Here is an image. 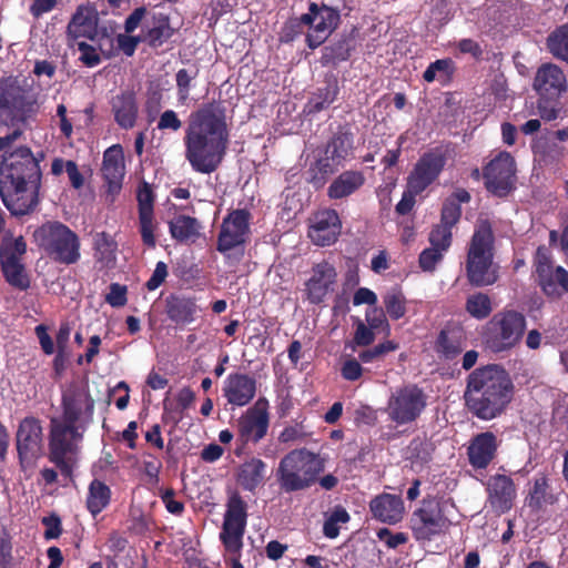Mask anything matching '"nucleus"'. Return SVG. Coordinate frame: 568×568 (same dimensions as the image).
I'll return each instance as SVG.
<instances>
[{
  "label": "nucleus",
  "mask_w": 568,
  "mask_h": 568,
  "mask_svg": "<svg viewBox=\"0 0 568 568\" xmlns=\"http://www.w3.org/2000/svg\"><path fill=\"white\" fill-rule=\"evenodd\" d=\"M324 459L307 449H294L280 462L276 471L280 487L285 493L310 488L324 470Z\"/></svg>",
  "instance_id": "5"
},
{
  "label": "nucleus",
  "mask_w": 568,
  "mask_h": 568,
  "mask_svg": "<svg viewBox=\"0 0 568 568\" xmlns=\"http://www.w3.org/2000/svg\"><path fill=\"white\" fill-rule=\"evenodd\" d=\"M469 200L470 194L465 189L454 191L444 202L440 224L448 227L454 226L462 215L460 203H467Z\"/></svg>",
  "instance_id": "37"
},
{
  "label": "nucleus",
  "mask_w": 568,
  "mask_h": 568,
  "mask_svg": "<svg viewBox=\"0 0 568 568\" xmlns=\"http://www.w3.org/2000/svg\"><path fill=\"white\" fill-rule=\"evenodd\" d=\"M449 520L443 515L437 503L424 501L410 517V528L417 540H430L449 528Z\"/></svg>",
  "instance_id": "18"
},
{
  "label": "nucleus",
  "mask_w": 568,
  "mask_h": 568,
  "mask_svg": "<svg viewBox=\"0 0 568 568\" xmlns=\"http://www.w3.org/2000/svg\"><path fill=\"white\" fill-rule=\"evenodd\" d=\"M33 237L36 243L59 263L73 264L80 258L78 235L61 222L42 224L34 231Z\"/></svg>",
  "instance_id": "7"
},
{
  "label": "nucleus",
  "mask_w": 568,
  "mask_h": 568,
  "mask_svg": "<svg viewBox=\"0 0 568 568\" xmlns=\"http://www.w3.org/2000/svg\"><path fill=\"white\" fill-rule=\"evenodd\" d=\"M430 246L445 254L452 244V227L438 224L429 233Z\"/></svg>",
  "instance_id": "49"
},
{
  "label": "nucleus",
  "mask_w": 568,
  "mask_h": 568,
  "mask_svg": "<svg viewBox=\"0 0 568 568\" xmlns=\"http://www.w3.org/2000/svg\"><path fill=\"white\" fill-rule=\"evenodd\" d=\"M168 276V266L164 262H158L155 270L153 271L152 276L146 282V287L149 291L156 290Z\"/></svg>",
  "instance_id": "63"
},
{
  "label": "nucleus",
  "mask_w": 568,
  "mask_h": 568,
  "mask_svg": "<svg viewBox=\"0 0 568 568\" xmlns=\"http://www.w3.org/2000/svg\"><path fill=\"white\" fill-rule=\"evenodd\" d=\"M341 375L344 379L354 382L362 377L363 367L355 358H347L341 367Z\"/></svg>",
  "instance_id": "57"
},
{
  "label": "nucleus",
  "mask_w": 568,
  "mask_h": 568,
  "mask_svg": "<svg viewBox=\"0 0 568 568\" xmlns=\"http://www.w3.org/2000/svg\"><path fill=\"white\" fill-rule=\"evenodd\" d=\"M445 165V159L440 153H425L415 164L407 178V189L412 193H422L439 175Z\"/></svg>",
  "instance_id": "20"
},
{
  "label": "nucleus",
  "mask_w": 568,
  "mask_h": 568,
  "mask_svg": "<svg viewBox=\"0 0 568 568\" xmlns=\"http://www.w3.org/2000/svg\"><path fill=\"white\" fill-rule=\"evenodd\" d=\"M465 308L471 317L484 320L493 311L491 300L485 293H474L467 297Z\"/></svg>",
  "instance_id": "40"
},
{
  "label": "nucleus",
  "mask_w": 568,
  "mask_h": 568,
  "mask_svg": "<svg viewBox=\"0 0 568 568\" xmlns=\"http://www.w3.org/2000/svg\"><path fill=\"white\" fill-rule=\"evenodd\" d=\"M487 190L496 196H506L515 186L516 163L510 153L499 152L484 169Z\"/></svg>",
  "instance_id": "17"
},
{
  "label": "nucleus",
  "mask_w": 568,
  "mask_h": 568,
  "mask_svg": "<svg viewBox=\"0 0 568 568\" xmlns=\"http://www.w3.org/2000/svg\"><path fill=\"white\" fill-rule=\"evenodd\" d=\"M16 444L21 467H32L43 453V433L38 418L26 417L20 422Z\"/></svg>",
  "instance_id": "16"
},
{
  "label": "nucleus",
  "mask_w": 568,
  "mask_h": 568,
  "mask_svg": "<svg viewBox=\"0 0 568 568\" xmlns=\"http://www.w3.org/2000/svg\"><path fill=\"white\" fill-rule=\"evenodd\" d=\"M94 402L84 386L71 385L63 393L64 420L74 424L82 414L91 415Z\"/></svg>",
  "instance_id": "26"
},
{
  "label": "nucleus",
  "mask_w": 568,
  "mask_h": 568,
  "mask_svg": "<svg viewBox=\"0 0 568 568\" xmlns=\"http://www.w3.org/2000/svg\"><path fill=\"white\" fill-rule=\"evenodd\" d=\"M251 213L245 209L231 211L222 221L216 250L235 264L244 256V247L250 239Z\"/></svg>",
  "instance_id": "8"
},
{
  "label": "nucleus",
  "mask_w": 568,
  "mask_h": 568,
  "mask_svg": "<svg viewBox=\"0 0 568 568\" xmlns=\"http://www.w3.org/2000/svg\"><path fill=\"white\" fill-rule=\"evenodd\" d=\"M247 506L239 494L230 496L224 514L220 539L231 556L232 568H243L240 562L243 536L246 528Z\"/></svg>",
  "instance_id": "9"
},
{
  "label": "nucleus",
  "mask_w": 568,
  "mask_h": 568,
  "mask_svg": "<svg viewBox=\"0 0 568 568\" xmlns=\"http://www.w3.org/2000/svg\"><path fill=\"white\" fill-rule=\"evenodd\" d=\"M99 13L93 3L87 2L77 7L68 26L67 36L71 40L85 38L94 40L98 37Z\"/></svg>",
  "instance_id": "23"
},
{
  "label": "nucleus",
  "mask_w": 568,
  "mask_h": 568,
  "mask_svg": "<svg viewBox=\"0 0 568 568\" xmlns=\"http://www.w3.org/2000/svg\"><path fill=\"white\" fill-rule=\"evenodd\" d=\"M534 264L536 267V274L537 277H542L545 281L546 286L548 287V291H550L551 285L549 283V272L552 268H556L551 263V256L547 247L539 246L536 251Z\"/></svg>",
  "instance_id": "45"
},
{
  "label": "nucleus",
  "mask_w": 568,
  "mask_h": 568,
  "mask_svg": "<svg viewBox=\"0 0 568 568\" xmlns=\"http://www.w3.org/2000/svg\"><path fill=\"white\" fill-rule=\"evenodd\" d=\"M386 312L393 320L403 317L406 313V300L398 291H390L384 296Z\"/></svg>",
  "instance_id": "48"
},
{
  "label": "nucleus",
  "mask_w": 568,
  "mask_h": 568,
  "mask_svg": "<svg viewBox=\"0 0 568 568\" xmlns=\"http://www.w3.org/2000/svg\"><path fill=\"white\" fill-rule=\"evenodd\" d=\"M444 253L432 246L425 248L419 255V266L425 272H433L443 260Z\"/></svg>",
  "instance_id": "54"
},
{
  "label": "nucleus",
  "mask_w": 568,
  "mask_h": 568,
  "mask_svg": "<svg viewBox=\"0 0 568 568\" xmlns=\"http://www.w3.org/2000/svg\"><path fill=\"white\" fill-rule=\"evenodd\" d=\"M398 348V344H396L393 341H386L384 343H381L376 345L375 347L371 349L363 351L358 354V358L363 363H372L375 361L381 359L383 356H385L389 352H394Z\"/></svg>",
  "instance_id": "50"
},
{
  "label": "nucleus",
  "mask_w": 568,
  "mask_h": 568,
  "mask_svg": "<svg viewBox=\"0 0 568 568\" xmlns=\"http://www.w3.org/2000/svg\"><path fill=\"white\" fill-rule=\"evenodd\" d=\"M196 75L197 71H190L187 69H180L176 72L175 81L178 89V101L180 104L185 105L189 101L192 82Z\"/></svg>",
  "instance_id": "44"
},
{
  "label": "nucleus",
  "mask_w": 568,
  "mask_h": 568,
  "mask_svg": "<svg viewBox=\"0 0 568 568\" xmlns=\"http://www.w3.org/2000/svg\"><path fill=\"white\" fill-rule=\"evenodd\" d=\"M308 237L317 246L334 244L342 230L339 216L335 210L325 209L310 219Z\"/></svg>",
  "instance_id": "21"
},
{
  "label": "nucleus",
  "mask_w": 568,
  "mask_h": 568,
  "mask_svg": "<svg viewBox=\"0 0 568 568\" xmlns=\"http://www.w3.org/2000/svg\"><path fill=\"white\" fill-rule=\"evenodd\" d=\"M513 395L514 384L508 373L498 365H488L468 376L464 397L476 417L490 420L505 412Z\"/></svg>",
  "instance_id": "3"
},
{
  "label": "nucleus",
  "mask_w": 568,
  "mask_h": 568,
  "mask_svg": "<svg viewBox=\"0 0 568 568\" xmlns=\"http://www.w3.org/2000/svg\"><path fill=\"white\" fill-rule=\"evenodd\" d=\"M408 450L412 459L426 463L430 459L433 446L425 439H414L412 440Z\"/></svg>",
  "instance_id": "52"
},
{
  "label": "nucleus",
  "mask_w": 568,
  "mask_h": 568,
  "mask_svg": "<svg viewBox=\"0 0 568 568\" xmlns=\"http://www.w3.org/2000/svg\"><path fill=\"white\" fill-rule=\"evenodd\" d=\"M156 227L158 223L154 221V213L139 215V231L142 237V242L150 248H154L156 245Z\"/></svg>",
  "instance_id": "46"
},
{
  "label": "nucleus",
  "mask_w": 568,
  "mask_h": 568,
  "mask_svg": "<svg viewBox=\"0 0 568 568\" xmlns=\"http://www.w3.org/2000/svg\"><path fill=\"white\" fill-rule=\"evenodd\" d=\"M57 4L58 0H33L29 11L34 19H39L43 14L51 12Z\"/></svg>",
  "instance_id": "62"
},
{
  "label": "nucleus",
  "mask_w": 568,
  "mask_h": 568,
  "mask_svg": "<svg viewBox=\"0 0 568 568\" xmlns=\"http://www.w3.org/2000/svg\"><path fill=\"white\" fill-rule=\"evenodd\" d=\"M534 89L544 97H559L567 89L562 70L552 63L542 64L534 79Z\"/></svg>",
  "instance_id": "27"
},
{
  "label": "nucleus",
  "mask_w": 568,
  "mask_h": 568,
  "mask_svg": "<svg viewBox=\"0 0 568 568\" xmlns=\"http://www.w3.org/2000/svg\"><path fill=\"white\" fill-rule=\"evenodd\" d=\"M116 123L123 129L134 126L138 116V105L132 93L116 95L112 102Z\"/></svg>",
  "instance_id": "32"
},
{
  "label": "nucleus",
  "mask_w": 568,
  "mask_h": 568,
  "mask_svg": "<svg viewBox=\"0 0 568 568\" xmlns=\"http://www.w3.org/2000/svg\"><path fill=\"white\" fill-rule=\"evenodd\" d=\"M78 49L81 52L80 60L85 64L87 67H95L100 63L101 59L98 54L97 50L88 44L87 42H78Z\"/></svg>",
  "instance_id": "58"
},
{
  "label": "nucleus",
  "mask_w": 568,
  "mask_h": 568,
  "mask_svg": "<svg viewBox=\"0 0 568 568\" xmlns=\"http://www.w3.org/2000/svg\"><path fill=\"white\" fill-rule=\"evenodd\" d=\"M369 509L375 519L395 525L404 517V503L399 496L382 494L369 503Z\"/></svg>",
  "instance_id": "30"
},
{
  "label": "nucleus",
  "mask_w": 568,
  "mask_h": 568,
  "mask_svg": "<svg viewBox=\"0 0 568 568\" xmlns=\"http://www.w3.org/2000/svg\"><path fill=\"white\" fill-rule=\"evenodd\" d=\"M427 396L417 385L396 388L389 396L385 412L396 425L416 420L426 407Z\"/></svg>",
  "instance_id": "13"
},
{
  "label": "nucleus",
  "mask_w": 568,
  "mask_h": 568,
  "mask_svg": "<svg viewBox=\"0 0 568 568\" xmlns=\"http://www.w3.org/2000/svg\"><path fill=\"white\" fill-rule=\"evenodd\" d=\"M110 499L111 489L109 486L99 479H93L89 485L87 497V507L89 511L93 516H97L109 505Z\"/></svg>",
  "instance_id": "39"
},
{
  "label": "nucleus",
  "mask_w": 568,
  "mask_h": 568,
  "mask_svg": "<svg viewBox=\"0 0 568 568\" xmlns=\"http://www.w3.org/2000/svg\"><path fill=\"white\" fill-rule=\"evenodd\" d=\"M549 273L548 278L551 285L550 291H548V287L544 282L545 280L542 277H537L542 292L551 297L559 296L560 288L568 293V272L561 266H556V268L550 270Z\"/></svg>",
  "instance_id": "41"
},
{
  "label": "nucleus",
  "mask_w": 568,
  "mask_h": 568,
  "mask_svg": "<svg viewBox=\"0 0 568 568\" xmlns=\"http://www.w3.org/2000/svg\"><path fill=\"white\" fill-rule=\"evenodd\" d=\"M174 496H175V491L171 488L165 489L161 494V498L165 505L166 510L173 515H181L184 510V505H183V503L175 500Z\"/></svg>",
  "instance_id": "61"
},
{
  "label": "nucleus",
  "mask_w": 568,
  "mask_h": 568,
  "mask_svg": "<svg viewBox=\"0 0 568 568\" xmlns=\"http://www.w3.org/2000/svg\"><path fill=\"white\" fill-rule=\"evenodd\" d=\"M365 182L359 171H345L341 173L327 189V195L332 200L344 199L355 193Z\"/></svg>",
  "instance_id": "31"
},
{
  "label": "nucleus",
  "mask_w": 568,
  "mask_h": 568,
  "mask_svg": "<svg viewBox=\"0 0 568 568\" xmlns=\"http://www.w3.org/2000/svg\"><path fill=\"white\" fill-rule=\"evenodd\" d=\"M255 394L256 381L246 374H230L224 381L223 395L233 406L247 405Z\"/></svg>",
  "instance_id": "25"
},
{
  "label": "nucleus",
  "mask_w": 568,
  "mask_h": 568,
  "mask_svg": "<svg viewBox=\"0 0 568 568\" xmlns=\"http://www.w3.org/2000/svg\"><path fill=\"white\" fill-rule=\"evenodd\" d=\"M526 329L524 314L514 310L496 313L488 322L485 343L495 353L515 347Z\"/></svg>",
  "instance_id": "10"
},
{
  "label": "nucleus",
  "mask_w": 568,
  "mask_h": 568,
  "mask_svg": "<svg viewBox=\"0 0 568 568\" xmlns=\"http://www.w3.org/2000/svg\"><path fill=\"white\" fill-rule=\"evenodd\" d=\"M494 232L488 220L477 221L468 244L466 274L468 282L477 287L489 286L497 282L498 265L494 263Z\"/></svg>",
  "instance_id": "4"
},
{
  "label": "nucleus",
  "mask_w": 568,
  "mask_h": 568,
  "mask_svg": "<svg viewBox=\"0 0 568 568\" xmlns=\"http://www.w3.org/2000/svg\"><path fill=\"white\" fill-rule=\"evenodd\" d=\"M171 236L182 243H194L200 237L201 224L191 216L179 215L169 223Z\"/></svg>",
  "instance_id": "35"
},
{
  "label": "nucleus",
  "mask_w": 568,
  "mask_h": 568,
  "mask_svg": "<svg viewBox=\"0 0 568 568\" xmlns=\"http://www.w3.org/2000/svg\"><path fill=\"white\" fill-rule=\"evenodd\" d=\"M80 437L74 424L51 420L49 459L64 476H70L72 473V456L75 454Z\"/></svg>",
  "instance_id": "12"
},
{
  "label": "nucleus",
  "mask_w": 568,
  "mask_h": 568,
  "mask_svg": "<svg viewBox=\"0 0 568 568\" xmlns=\"http://www.w3.org/2000/svg\"><path fill=\"white\" fill-rule=\"evenodd\" d=\"M337 273L335 267L326 261L317 263L312 268L311 277L305 283V292L311 303L318 304L328 292L333 291Z\"/></svg>",
  "instance_id": "24"
},
{
  "label": "nucleus",
  "mask_w": 568,
  "mask_h": 568,
  "mask_svg": "<svg viewBox=\"0 0 568 568\" xmlns=\"http://www.w3.org/2000/svg\"><path fill=\"white\" fill-rule=\"evenodd\" d=\"M497 447V437L491 432L476 435L467 448L469 464L476 469L486 468L495 458Z\"/></svg>",
  "instance_id": "28"
},
{
  "label": "nucleus",
  "mask_w": 568,
  "mask_h": 568,
  "mask_svg": "<svg viewBox=\"0 0 568 568\" xmlns=\"http://www.w3.org/2000/svg\"><path fill=\"white\" fill-rule=\"evenodd\" d=\"M377 537L381 541L385 542L388 548H396L399 545H404L407 542L408 537L405 532H395L393 534L387 528H381L377 531Z\"/></svg>",
  "instance_id": "56"
},
{
  "label": "nucleus",
  "mask_w": 568,
  "mask_h": 568,
  "mask_svg": "<svg viewBox=\"0 0 568 568\" xmlns=\"http://www.w3.org/2000/svg\"><path fill=\"white\" fill-rule=\"evenodd\" d=\"M105 301L113 307L123 306L126 303V287L118 283L111 284Z\"/></svg>",
  "instance_id": "59"
},
{
  "label": "nucleus",
  "mask_w": 568,
  "mask_h": 568,
  "mask_svg": "<svg viewBox=\"0 0 568 568\" xmlns=\"http://www.w3.org/2000/svg\"><path fill=\"white\" fill-rule=\"evenodd\" d=\"M182 120L174 110H165L161 113L156 128L160 131L178 132L182 129Z\"/></svg>",
  "instance_id": "53"
},
{
  "label": "nucleus",
  "mask_w": 568,
  "mask_h": 568,
  "mask_svg": "<svg viewBox=\"0 0 568 568\" xmlns=\"http://www.w3.org/2000/svg\"><path fill=\"white\" fill-rule=\"evenodd\" d=\"M39 163L28 148H18L3 156L0 166V196L16 216L31 212L38 204Z\"/></svg>",
  "instance_id": "2"
},
{
  "label": "nucleus",
  "mask_w": 568,
  "mask_h": 568,
  "mask_svg": "<svg viewBox=\"0 0 568 568\" xmlns=\"http://www.w3.org/2000/svg\"><path fill=\"white\" fill-rule=\"evenodd\" d=\"M267 400L260 398L252 408L239 418V435L244 443H257L267 433Z\"/></svg>",
  "instance_id": "22"
},
{
  "label": "nucleus",
  "mask_w": 568,
  "mask_h": 568,
  "mask_svg": "<svg viewBox=\"0 0 568 568\" xmlns=\"http://www.w3.org/2000/svg\"><path fill=\"white\" fill-rule=\"evenodd\" d=\"M183 143L185 160L195 172L211 174L219 169L230 143V125L222 101L202 103L190 113Z\"/></svg>",
  "instance_id": "1"
},
{
  "label": "nucleus",
  "mask_w": 568,
  "mask_h": 568,
  "mask_svg": "<svg viewBox=\"0 0 568 568\" xmlns=\"http://www.w3.org/2000/svg\"><path fill=\"white\" fill-rule=\"evenodd\" d=\"M95 258L104 267H112L116 260V243L113 237L105 233H97L93 237Z\"/></svg>",
  "instance_id": "38"
},
{
  "label": "nucleus",
  "mask_w": 568,
  "mask_h": 568,
  "mask_svg": "<svg viewBox=\"0 0 568 568\" xmlns=\"http://www.w3.org/2000/svg\"><path fill=\"white\" fill-rule=\"evenodd\" d=\"M465 347V335L458 327L443 329L436 343V351L446 359H453Z\"/></svg>",
  "instance_id": "33"
},
{
  "label": "nucleus",
  "mask_w": 568,
  "mask_h": 568,
  "mask_svg": "<svg viewBox=\"0 0 568 568\" xmlns=\"http://www.w3.org/2000/svg\"><path fill=\"white\" fill-rule=\"evenodd\" d=\"M353 151V135L348 132H338L327 143L323 156L310 169V182L316 187H322L326 178L333 174L343 163L351 158Z\"/></svg>",
  "instance_id": "11"
},
{
  "label": "nucleus",
  "mask_w": 568,
  "mask_h": 568,
  "mask_svg": "<svg viewBox=\"0 0 568 568\" xmlns=\"http://www.w3.org/2000/svg\"><path fill=\"white\" fill-rule=\"evenodd\" d=\"M168 316L178 325H186L195 320L197 305L189 297H171L168 300Z\"/></svg>",
  "instance_id": "36"
},
{
  "label": "nucleus",
  "mask_w": 568,
  "mask_h": 568,
  "mask_svg": "<svg viewBox=\"0 0 568 568\" xmlns=\"http://www.w3.org/2000/svg\"><path fill=\"white\" fill-rule=\"evenodd\" d=\"M348 520V513L342 507H336L324 523L323 532L325 537L336 538L339 534V525L346 524Z\"/></svg>",
  "instance_id": "47"
},
{
  "label": "nucleus",
  "mask_w": 568,
  "mask_h": 568,
  "mask_svg": "<svg viewBox=\"0 0 568 568\" xmlns=\"http://www.w3.org/2000/svg\"><path fill=\"white\" fill-rule=\"evenodd\" d=\"M365 320L368 326L373 329H377L384 325L387 326V321L383 310L375 306L366 311Z\"/></svg>",
  "instance_id": "64"
},
{
  "label": "nucleus",
  "mask_w": 568,
  "mask_h": 568,
  "mask_svg": "<svg viewBox=\"0 0 568 568\" xmlns=\"http://www.w3.org/2000/svg\"><path fill=\"white\" fill-rule=\"evenodd\" d=\"M375 341L374 329L366 326L362 321L356 324L353 344L356 346H368Z\"/></svg>",
  "instance_id": "55"
},
{
  "label": "nucleus",
  "mask_w": 568,
  "mask_h": 568,
  "mask_svg": "<svg viewBox=\"0 0 568 568\" xmlns=\"http://www.w3.org/2000/svg\"><path fill=\"white\" fill-rule=\"evenodd\" d=\"M547 47L555 58L568 62V24L561 26L548 37Z\"/></svg>",
  "instance_id": "42"
},
{
  "label": "nucleus",
  "mask_w": 568,
  "mask_h": 568,
  "mask_svg": "<svg viewBox=\"0 0 568 568\" xmlns=\"http://www.w3.org/2000/svg\"><path fill=\"white\" fill-rule=\"evenodd\" d=\"M124 171L125 165L122 146L114 144L108 148L103 153L101 172L106 184L105 200L110 203L115 201V197L122 189Z\"/></svg>",
  "instance_id": "19"
},
{
  "label": "nucleus",
  "mask_w": 568,
  "mask_h": 568,
  "mask_svg": "<svg viewBox=\"0 0 568 568\" xmlns=\"http://www.w3.org/2000/svg\"><path fill=\"white\" fill-rule=\"evenodd\" d=\"M174 33L173 28L170 26V20L165 16H160L155 20V24L148 32V40L152 47L162 45Z\"/></svg>",
  "instance_id": "43"
},
{
  "label": "nucleus",
  "mask_w": 568,
  "mask_h": 568,
  "mask_svg": "<svg viewBox=\"0 0 568 568\" xmlns=\"http://www.w3.org/2000/svg\"><path fill=\"white\" fill-rule=\"evenodd\" d=\"M27 244L22 236H4L0 246V262L6 280L19 290H27L30 285L29 277L21 263L26 254Z\"/></svg>",
  "instance_id": "15"
},
{
  "label": "nucleus",
  "mask_w": 568,
  "mask_h": 568,
  "mask_svg": "<svg viewBox=\"0 0 568 568\" xmlns=\"http://www.w3.org/2000/svg\"><path fill=\"white\" fill-rule=\"evenodd\" d=\"M339 20L341 16L336 9L311 3L308 12L301 17V22L310 28L306 34L307 45L315 49L324 43L338 27Z\"/></svg>",
  "instance_id": "14"
},
{
  "label": "nucleus",
  "mask_w": 568,
  "mask_h": 568,
  "mask_svg": "<svg viewBox=\"0 0 568 568\" xmlns=\"http://www.w3.org/2000/svg\"><path fill=\"white\" fill-rule=\"evenodd\" d=\"M39 110V93L26 78L0 79V116L12 124L24 123Z\"/></svg>",
  "instance_id": "6"
},
{
  "label": "nucleus",
  "mask_w": 568,
  "mask_h": 568,
  "mask_svg": "<svg viewBox=\"0 0 568 568\" xmlns=\"http://www.w3.org/2000/svg\"><path fill=\"white\" fill-rule=\"evenodd\" d=\"M450 59H440L430 63L423 74L426 82H433L437 77L446 79L452 70Z\"/></svg>",
  "instance_id": "51"
},
{
  "label": "nucleus",
  "mask_w": 568,
  "mask_h": 568,
  "mask_svg": "<svg viewBox=\"0 0 568 568\" xmlns=\"http://www.w3.org/2000/svg\"><path fill=\"white\" fill-rule=\"evenodd\" d=\"M488 500L491 507L499 511L505 513L513 506L516 497V489L513 480L505 475H495L489 478L487 484Z\"/></svg>",
  "instance_id": "29"
},
{
  "label": "nucleus",
  "mask_w": 568,
  "mask_h": 568,
  "mask_svg": "<svg viewBox=\"0 0 568 568\" xmlns=\"http://www.w3.org/2000/svg\"><path fill=\"white\" fill-rule=\"evenodd\" d=\"M266 464L260 458H251L239 467L237 481L246 490L253 491L265 477Z\"/></svg>",
  "instance_id": "34"
},
{
  "label": "nucleus",
  "mask_w": 568,
  "mask_h": 568,
  "mask_svg": "<svg viewBox=\"0 0 568 568\" xmlns=\"http://www.w3.org/2000/svg\"><path fill=\"white\" fill-rule=\"evenodd\" d=\"M153 194L151 189L145 184L138 193V205L140 214H152L153 213Z\"/></svg>",
  "instance_id": "60"
}]
</instances>
